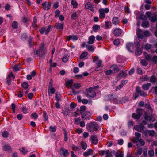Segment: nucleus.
Wrapping results in <instances>:
<instances>
[{
  "mask_svg": "<svg viewBox=\"0 0 157 157\" xmlns=\"http://www.w3.org/2000/svg\"><path fill=\"white\" fill-rule=\"evenodd\" d=\"M144 127L141 124L135 125L134 129L136 131L141 132L146 137H147L148 134L150 136H152L155 135V132L154 130H144Z\"/></svg>",
  "mask_w": 157,
  "mask_h": 157,
  "instance_id": "nucleus-1",
  "label": "nucleus"
},
{
  "mask_svg": "<svg viewBox=\"0 0 157 157\" xmlns=\"http://www.w3.org/2000/svg\"><path fill=\"white\" fill-rule=\"evenodd\" d=\"M98 124L95 122H91L87 124L86 125V128L90 132L97 131L99 128Z\"/></svg>",
  "mask_w": 157,
  "mask_h": 157,
  "instance_id": "nucleus-2",
  "label": "nucleus"
},
{
  "mask_svg": "<svg viewBox=\"0 0 157 157\" xmlns=\"http://www.w3.org/2000/svg\"><path fill=\"white\" fill-rule=\"evenodd\" d=\"M144 119L148 121H151L152 122L155 120L156 115L154 114L152 112L148 113L147 112H144Z\"/></svg>",
  "mask_w": 157,
  "mask_h": 157,
  "instance_id": "nucleus-3",
  "label": "nucleus"
},
{
  "mask_svg": "<svg viewBox=\"0 0 157 157\" xmlns=\"http://www.w3.org/2000/svg\"><path fill=\"white\" fill-rule=\"evenodd\" d=\"M46 52L45 50H33V54L36 56L42 57Z\"/></svg>",
  "mask_w": 157,
  "mask_h": 157,
  "instance_id": "nucleus-4",
  "label": "nucleus"
},
{
  "mask_svg": "<svg viewBox=\"0 0 157 157\" xmlns=\"http://www.w3.org/2000/svg\"><path fill=\"white\" fill-rule=\"evenodd\" d=\"M109 12V10L107 8H105L104 9L102 8L99 9V12L100 13V17L101 19L105 18V15L104 13H107Z\"/></svg>",
  "mask_w": 157,
  "mask_h": 157,
  "instance_id": "nucleus-5",
  "label": "nucleus"
},
{
  "mask_svg": "<svg viewBox=\"0 0 157 157\" xmlns=\"http://www.w3.org/2000/svg\"><path fill=\"white\" fill-rule=\"evenodd\" d=\"M96 87V86H94L89 88L87 90V95L89 97H94L96 95V93L92 90L95 89Z\"/></svg>",
  "mask_w": 157,
  "mask_h": 157,
  "instance_id": "nucleus-6",
  "label": "nucleus"
},
{
  "mask_svg": "<svg viewBox=\"0 0 157 157\" xmlns=\"http://www.w3.org/2000/svg\"><path fill=\"white\" fill-rule=\"evenodd\" d=\"M135 137L133 138L132 142L136 144V145L138 147V142L140 139L139 138L141 136V134L140 133L136 132H135Z\"/></svg>",
  "mask_w": 157,
  "mask_h": 157,
  "instance_id": "nucleus-7",
  "label": "nucleus"
},
{
  "mask_svg": "<svg viewBox=\"0 0 157 157\" xmlns=\"http://www.w3.org/2000/svg\"><path fill=\"white\" fill-rule=\"evenodd\" d=\"M93 59L94 62L97 61L96 64L98 67L96 68V70L98 71L99 70V68L100 67L101 65L102 61L99 59V58L98 56L95 57L94 59L93 58Z\"/></svg>",
  "mask_w": 157,
  "mask_h": 157,
  "instance_id": "nucleus-8",
  "label": "nucleus"
},
{
  "mask_svg": "<svg viewBox=\"0 0 157 157\" xmlns=\"http://www.w3.org/2000/svg\"><path fill=\"white\" fill-rule=\"evenodd\" d=\"M90 117V113L88 112L85 111L82 114V118L83 119L85 120L89 119Z\"/></svg>",
  "mask_w": 157,
  "mask_h": 157,
  "instance_id": "nucleus-9",
  "label": "nucleus"
},
{
  "mask_svg": "<svg viewBox=\"0 0 157 157\" xmlns=\"http://www.w3.org/2000/svg\"><path fill=\"white\" fill-rule=\"evenodd\" d=\"M60 155L65 157L69 155L68 151L63 148L60 149Z\"/></svg>",
  "mask_w": 157,
  "mask_h": 157,
  "instance_id": "nucleus-10",
  "label": "nucleus"
},
{
  "mask_svg": "<svg viewBox=\"0 0 157 157\" xmlns=\"http://www.w3.org/2000/svg\"><path fill=\"white\" fill-rule=\"evenodd\" d=\"M73 83V81L72 80H70L67 81L66 82V85L68 87H70L71 88L72 91L73 92V94L75 93L74 88L72 86V84Z\"/></svg>",
  "mask_w": 157,
  "mask_h": 157,
  "instance_id": "nucleus-11",
  "label": "nucleus"
},
{
  "mask_svg": "<svg viewBox=\"0 0 157 157\" xmlns=\"http://www.w3.org/2000/svg\"><path fill=\"white\" fill-rule=\"evenodd\" d=\"M136 91L137 93L139 94L140 96L145 97L147 96L146 93L144 91L141 90L140 87H137L136 89Z\"/></svg>",
  "mask_w": 157,
  "mask_h": 157,
  "instance_id": "nucleus-12",
  "label": "nucleus"
},
{
  "mask_svg": "<svg viewBox=\"0 0 157 157\" xmlns=\"http://www.w3.org/2000/svg\"><path fill=\"white\" fill-rule=\"evenodd\" d=\"M42 5L44 10H48L50 9L51 4L48 2H45L43 3Z\"/></svg>",
  "mask_w": 157,
  "mask_h": 157,
  "instance_id": "nucleus-13",
  "label": "nucleus"
},
{
  "mask_svg": "<svg viewBox=\"0 0 157 157\" xmlns=\"http://www.w3.org/2000/svg\"><path fill=\"white\" fill-rule=\"evenodd\" d=\"M137 36L140 39H142L144 36L143 35V32L139 28L137 29L136 31Z\"/></svg>",
  "mask_w": 157,
  "mask_h": 157,
  "instance_id": "nucleus-14",
  "label": "nucleus"
},
{
  "mask_svg": "<svg viewBox=\"0 0 157 157\" xmlns=\"http://www.w3.org/2000/svg\"><path fill=\"white\" fill-rule=\"evenodd\" d=\"M91 140L92 141V143L94 144H96L98 142V140L97 138V136L94 135L91 136L90 137Z\"/></svg>",
  "mask_w": 157,
  "mask_h": 157,
  "instance_id": "nucleus-15",
  "label": "nucleus"
},
{
  "mask_svg": "<svg viewBox=\"0 0 157 157\" xmlns=\"http://www.w3.org/2000/svg\"><path fill=\"white\" fill-rule=\"evenodd\" d=\"M85 7L87 9H89L93 12L94 11V9L93 7L92 4L90 2L87 3L85 5Z\"/></svg>",
  "mask_w": 157,
  "mask_h": 157,
  "instance_id": "nucleus-16",
  "label": "nucleus"
},
{
  "mask_svg": "<svg viewBox=\"0 0 157 157\" xmlns=\"http://www.w3.org/2000/svg\"><path fill=\"white\" fill-rule=\"evenodd\" d=\"M93 152V150L91 149H89L85 151L83 153V155L85 157H87L91 155Z\"/></svg>",
  "mask_w": 157,
  "mask_h": 157,
  "instance_id": "nucleus-17",
  "label": "nucleus"
},
{
  "mask_svg": "<svg viewBox=\"0 0 157 157\" xmlns=\"http://www.w3.org/2000/svg\"><path fill=\"white\" fill-rule=\"evenodd\" d=\"M121 29L119 28L116 29L113 31L114 35L116 36H119L121 34Z\"/></svg>",
  "mask_w": 157,
  "mask_h": 157,
  "instance_id": "nucleus-18",
  "label": "nucleus"
},
{
  "mask_svg": "<svg viewBox=\"0 0 157 157\" xmlns=\"http://www.w3.org/2000/svg\"><path fill=\"white\" fill-rule=\"evenodd\" d=\"M106 157H113L112 156L115 154V151H112L111 152L109 150H106Z\"/></svg>",
  "mask_w": 157,
  "mask_h": 157,
  "instance_id": "nucleus-19",
  "label": "nucleus"
},
{
  "mask_svg": "<svg viewBox=\"0 0 157 157\" xmlns=\"http://www.w3.org/2000/svg\"><path fill=\"white\" fill-rule=\"evenodd\" d=\"M55 91V89L53 87H50L48 89V94L49 96H51Z\"/></svg>",
  "mask_w": 157,
  "mask_h": 157,
  "instance_id": "nucleus-20",
  "label": "nucleus"
},
{
  "mask_svg": "<svg viewBox=\"0 0 157 157\" xmlns=\"http://www.w3.org/2000/svg\"><path fill=\"white\" fill-rule=\"evenodd\" d=\"M151 85V83H147L143 84L142 86V88L144 90H147L149 89Z\"/></svg>",
  "mask_w": 157,
  "mask_h": 157,
  "instance_id": "nucleus-21",
  "label": "nucleus"
},
{
  "mask_svg": "<svg viewBox=\"0 0 157 157\" xmlns=\"http://www.w3.org/2000/svg\"><path fill=\"white\" fill-rule=\"evenodd\" d=\"M110 68L112 70V72L113 71V73H115L118 71H119V69L118 66L115 65H112Z\"/></svg>",
  "mask_w": 157,
  "mask_h": 157,
  "instance_id": "nucleus-22",
  "label": "nucleus"
},
{
  "mask_svg": "<svg viewBox=\"0 0 157 157\" xmlns=\"http://www.w3.org/2000/svg\"><path fill=\"white\" fill-rule=\"evenodd\" d=\"M63 24H61L59 23H56L55 26V27L56 28V29L60 30H62L63 28Z\"/></svg>",
  "mask_w": 157,
  "mask_h": 157,
  "instance_id": "nucleus-23",
  "label": "nucleus"
},
{
  "mask_svg": "<svg viewBox=\"0 0 157 157\" xmlns=\"http://www.w3.org/2000/svg\"><path fill=\"white\" fill-rule=\"evenodd\" d=\"M127 82V81L126 80L125 81H122V83L120 84L119 86L117 87L116 89V91L119 90L121 88H122L123 86L126 84Z\"/></svg>",
  "mask_w": 157,
  "mask_h": 157,
  "instance_id": "nucleus-24",
  "label": "nucleus"
},
{
  "mask_svg": "<svg viewBox=\"0 0 157 157\" xmlns=\"http://www.w3.org/2000/svg\"><path fill=\"white\" fill-rule=\"evenodd\" d=\"M136 112L138 114L137 116V117H134L136 118V119H138L139 118L141 115L142 113V109H137L136 110Z\"/></svg>",
  "mask_w": 157,
  "mask_h": 157,
  "instance_id": "nucleus-25",
  "label": "nucleus"
},
{
  "mask_svg": "<svg viewBox=\"0 0 157 157\" xmlns=\"http://www.w3.org/2000/svg\"><path fill=\"white\" fill-rule=\"evenodd\" d=\"M80 145L84 150H85L87 148V144L84 141H82L80 143Z\"/></svg>",
  "mask_w": 157,
  "mask_h": 157,
  "instance_id": "nucleus-26",
  "label": "nucleus"
},
{
  "mask_svg": "<svg viewBox=\"0 0 157 157\" xmlns=\"http://www.w3.org/2000/svg\"><path fill=\"white\" fill-rule=\"evenodd\" d=\"M119 22V20L118 18L117 17H114L112 19V23L115 25H118Z\"/></svg>",
  "mask_w": 157,
  "mask_h": 157,
  "instance_id": "nucleus-27",
  "label": "nucleus"
},
{
  "mask_svg": "<svg viewBox=\"0 0 157 157\" xmlns=\"http://www.w3.org/2000/svg\"><path fill=\"white\" fill-rule=\"evenodd\" d=\"M141 46V48L144 49H150L151 47V45L148 43H147L145 44H142Z\"/></svg>",
  "mask_w": 157,
  "mask_h": 157,
  "instance_id": "nucleus-28",
  "label": "nucleus"
},
{
  "mask_svg": "<svg viewBox=\"0 0 157 157\" xmlns=\"http://www.w3.org/2000/svg\"><path fill=\"white\" fill-rule=\"evenodd\" d=\"M76 110L75 112L72 113L73 116L76 117L78 116H79L81 114L79 111V109L78 108H76Z\"/></svg>",
  "mask_w": 157,
  "mask_h": 157,
  "instance_id": "nucleus-29",
  "label": "nucleus"
},
{
  "mask_svg": "<svg viewBox=\"0 0 157 157\" xmlns=\"http://www.w3.org/2000/svg\"><path fill=\"white\" fill-rule=\"evenodd\" d=\"M126 47L128 49L134 48H135L134 44H133V43L131 42L128 43L126 44Z\"/></svg>",
  "mask_w": 157,
  "mask_h": 157,
  "instance_id": "nucleus-30",
  "label": "nucleus"
},
{
  "mask_svg": "<svg viewBox=\"0 0 157 157\" xmlns=\"http://www.w3.org/2000/svg\"><path fill=\"white\" fill-rule=\"evenodd\" d=\"M95 39V37L93 35L90 36L89 38L88 43L90 44H92L94 43Z\"/></svg>",
  "mask_w": 157,
  "mask_h": 157,
  "instance_id": "nucleus-31",
  "label": "nucleus"
},
{
  "mask_svg": "<svg viewBox=\"0 0 157 157\" xmlns=\"http://www.w3.org/2000/svg\"><path fill=\"white\" fill-rule=\"evenodd\" d=\"M3 149L6 151H10L11 150V148L10 145L6 144L3 146Z\"/></svg>",
  "mask_w": 157,
  "mask_h": 157,
  "instance_id": "nucleus-32",
  "label": "nucleus"
},
{
  "mask_svg": "<svg viewBox=\"0 0 157 157\" xmlns=\"http://www.w3.org/2000/svg\"><path fill=\"white\" fill-rule=\"evenodd\" d=\"M150 20L153 22L156 21L157 20V16L155 14H154L150 18Z\"/></svg>",
  "mask_w": 157,
  "mask_h": 157,
  "instance_id": "nucleus-33",
  "label": "nucleus"
},
{
  "mask_svg": "<svg viewBox=\"0 0 157 157\" xmlns=\"http://www.w3.org/2000/svg\"><path fill=\"white\" fill-rule=\"evenodd\" d=\"M36 21L37 18L36 17H34L33 21V26L35 29H36Z\"/></svg>",
  "mask_w": 157,
  "mask_h": 157,
  "instance_id": "nucleus-34",
  "label": "nucleus"
},
{
  "mask_svg": "<svg viewBox=\"0 0 157 157\" xmlns=\"http://www.w3.org/2000/svg\"><path fill=\"white\" fill-rule=\"evenodd\" d=\"M126 74L125 72V71H121L119 73L118 75V77H126Z\"/></svg>",
  "mask_w": 157,
  "mask_h": 157,
  "instance_id": "nucleus-35",
  "label": "nucleus"
},
{
  "mask_svg": "<svg viewBox=\"0 0 157 157\" xmlns=\"http://www.w3.org/2000/svg\"><path fill=\"white\" fill-rule=\"evenodd\" d=\"M149 22L148 21H144L142 23V26L144 28H146L149 27Z\"/></svg>",
  "mask_w": 157,
  "mask_h": 157,
  "instance_id": "nucleus-36",
  "label": "nucleus"
},
{
  "mask_svg": "<svg viewBox=\"0 0 157 157\" xmlns=\"http://www.w3.org/2000/svg\"><path fill=\"white\" fill-rule=\"evenodd\" d=\"M156 78L155 76L152 75L150 77V81L152 83H155L156 82Z\"/></svg>",
  "mask_w": 157,
  "mask_h": 157,
  "instance_id": "nucleus-37",
  "label": "nucleus"
},
{
  "mask_svg": "<svg viewBox=\"0 0 157 157\" xmlns=\"http://www.w3.org/2000/svg\"><path fill=\"white\" fill-rule=\"evenodd\" d=\"M134 43L135 44V47L136 48H139L140 46V41L139 40H135Z\"/></svg>",
  "mask_w": 157,
  "mask_h": 157,
  "instance_id": "nucleus-38",
  "label": "nucleus"
},
{
  "mask_svg": "<svg viewBox=\"0 0 157 157\" xmlns=\"http://www.w3.org/2000/svg\"><path fill=\"white\" fill-rule=\"evenodd\" d=\"M144 55L145 57V58L147 61H149L151 60V57L146 52H144Z\"/></svg>",
  "mask_w": 157,
  "mask_h": 157,
  "instance_id": "nucleus-39",
  "label": "nucleus"
},
{
  "mask_svg": "<svg viewBox=\"0 0 157 157\" xmlns=\"http://www.w3.org/2000/svg\"><path fill=\"white\" fill-rule=\"evenodd\" d=\"M105 25L106 28H110L111 26V23L110 22L106 21L105 23Z\"/></svg>",
  "mask_w": 157,
  "mask_h": 157,
  "instance_id": "nucleus-40",
  "label": "nucleus"
},
{
  "mask_svg": "<svg viewBox=\"0 0 157 157\" xmlns=\"http://www.w3.org/2000/svg\"><path fill=\"white\" fill-rule=\"evenodd\" d=\"M145 144L144 141L142 139L140 138L138 142V147H139V145L140 144V146H143Z\"/></svg>",
  "mask_w": 157,
  "mask_h": 157,
  "instance_id": "nucleus-41",
  "label": "nucleus"
},
{
  "mask_svg": "<svg viewBox=\"0 0 157 157\" xmlns=\"http://www.w3.org/2000/svg\"><path fill=\"white\" fill-rule=\"evenodd\" d=\"M100 26L98 25H95L93 27V29L94 31L96 32L100 29Z\"/></svg>",
  "mask_w": 157,
  "mask_h": 157,
  "instance_id": "nucleus-42",
  "label": "nucleus"
},
{
  "mask_svg": "<svg viewBox=\"0 0 157 157\" xmlns=\"http://www.w3.org/2000/svg\"><path fill=\"white\" fill-rule=\"evenodd\" d=\"M145 106L146 108L149 109V112H152L153 109L149 104H146L145 105Z\"/></svg>",
  "mask_w": 157,
  "mask_h": 157,
  "instance_id": "nucleus-43",
  "label": "nucleus"
},
{
  "mask_svg": "<svg viewBox=\"0 0 157 157\" xmlns=\"http://www.w3.org/2000/svg\"><path fill=\"white\" fill-rule=\"evenodd\" d=\"M149 157H154V152L153 150H150L148 151Z\"/></svg>",
  "mask_w": 157,
  "mask_h": 157,
  "instance_id": "nucleus-44",
  "label": "nucleus"
},
{
  "mask_svg": "<svg viewBox=\"0 0 157 157\" xmlns=\"http://www.w3.org/2000/svg\"><path fill=\"white\" fill-rule=\"evenodd\" d=\"M151 61L154 63L156 64L157 63V56H154L151 59Z\"/></svg>",
  "mask_w": 157,
  "mask_h": 157,
  "instance_id": "nucleus-45",
  "label": "nucleus"
},
{
  "mask_svg": "<svg viewBox=\"0 0 157 157\" xmlns=\"http://www.w3.org/2000/svg\"><path fill=\"white\" fill-rule=\"evenodd\" d=\"M71 4L73 5V8H75L77 6L78 4L75 1L72 0L71 1Z\"/></svg>",
  "mask_w": 157,
  "mask_h": 157,
  "instance_id": "nucleus-46",
  "label": "nucleus"
},
{
  "mask_svg": "<svg viewBox=\"0 0 157 157\" xmlns=\"http://www.w3.org/2000/svg\"><path fill=\"white\" fill-rule=\"evenodd\" d=\"M12 26L13 29H16L18 27V23L16 21H14L12 23Z\"/></svg>",
  "mask_w": 157,
  "mask_h": 157,
  "instance_id": "nucleus-47",
  "label": "nucleus"
},
{
  "mask_svg": "<svg viewBox=\"0 0 157 157\" xmlns=\"http://www.w3.org/2000/svg\"><path fill=\"white\" fill-rule=\"evenodd\" d=\"M88 53L87 52H83L80 56V58L83 59L85 58L88 55Z\"/></svg>",
  "mask_w": 157,
  "mask_h": 157,
  "instance_id": "nucleus-48",
  "label": "nucleus"
},
{
  "mask_svg": "<svg viewBox=\"0 0 157 157\" xmlns=\"http://www.w3.org/2000/svg\"><path fill=\"white\" fill-rule=\"evenodd\" d=\"M52 28V26L49 25L47 28H45V34H47L50 31Z\"/></svg>",
  "mask_w": 157,
  "mask_h": 157,
  "instance_id": "nucleus-49",
  "label": "nucleus"
},
{
  "mask_svg": "<svg viewBox=\"0 0 157 157\" xmlns=\"http://www.w3.org/2000/svg\"><path fill=\"white\" fill-rule=\"evenodd\" d=\"M140 63L142 65L144 66H145L148 64V62L145 59H143L141 60Z\"/></svg>",
  "mask_w": 157,
  "mask_h": 157,
  "instance_id": "nucleus-50",
  "label": "nucleus"
},
{
  "mask_svg": "<svg viewBox=\"0 0 157 157\" xmlns=\"http://www.w3.org/2000/svg\"><path fill=\"white\" fill-rule=\"evenodd\" d=\"M21 86L24 89H26L28 88V84L26 82H24L22 83Z\"/></svg>",
  "mask_w": 157,
  "mask_h": 157,
  "instance_id": "nucleus-51",
  "label": "nucleus"
},
{
  "mask_svg": "<svg viewBox=\"0 0 157 157\" xmlns=\"http://www.w3.org/2000/svg\"><path fill=\"white\" fill-rule=\"evenodd\" d=\"M2 136L4 138H6L8 137V133L6 131H4L2 133Z\"/></svg>",
  "mask_w": 157,
  "mask_h": 157,
  "instance_id": "nucleus-52",
  "label": "nucleus"
},
{
  "mask_svg": "<svg viewBox=\"0 0 157 157\" xmlns=\"http://www.w3.org/2000/svg\"><path fill=\"white\" fill-rule=\"evenodd\" d=\"M43 117L45 121H47L48 119V117L46 112L44 111L43 112Z\"/></svg>",
  "mask_w": 157,
  "mask_h": 157,
  "instance_id": "nucleus-53",
  "label": "nucleus"
},
{
  "mask_svg": "<svg viewBox=\"0 0 157 157\" xmlns=\"http://www.w3.org/2000/svg\"><path fill=\"white\" fill-rule=\"evenodd\" d=\"M120 43V40L119 39H117L115 40L113 42L114 44L116 46H118Z\"/></svg>",
  "mask_w": 157,
  "mask_h": 157,
  "instance_id": "nucleus-54",
  "label": "nucleus"
},
{
  "mask_svg": "<svg viewBox=\"0 0 157 157\" xmlns=\"http://www.w3.org/2000/svg\"><path fill=\"white\" fill-rule=\"evenodd\" d=\"M142 53L141 50H136L135 51V54L136 56H139Z\"/></svg>",
  "mask_w": 157,
  "mask_h": 157,
  "instance_id": "nucleus-55",
  "label": "nucleus"
},
{
  "mask_svg": "<svg viewBox=\"0 0 157 157\" xmlns=\"http://www.w3.org/2000/svg\"><path fill=\"white\" fill-rule=\"evenodd\" d=\"M68 59V55H65L62 59V61L64 62H67Z\"/></svg>",
  "mask_w": 157,
  "mask_h": 157,
  "instance_id": "nucleus-56",
  "label": "nucleus"
},
{
  "mask_svg": "<svg viewBox=\"0 0 157 157\" xmlns=\"http://www.w3.org/2000/svg\"><path fill=\"white\" fill-rule=\"evenodd\" d=\"M55 98L56 100L57 101H59L60 100V95H58L57 93H56L55 94Z\"/></svg>",
  "mask_w": 157,
  "mask_h": 157,
  "instance_id": "nucleus-57",
  "label": "nucleus"
},
{
  "mask_svg": "<svg viewBox=\"0 0 157 157\" xmlns=\"http://www.w3.org/2000/svg\"><path fill=\"white\" fill-rule=\"evenodd\" d=\"M86 109V107L85 106H81L80 108V112L81 113V114L83 113V112Z\"/></svg>",
  "mask_w": 157,
  "mask_h": 157,
  "instance_id": "nucleus-58",
  "label": "nucleus"
},
{
  "mask_svg": "<svg viewBox=\"0 0 157 157\" xmlns=\"http://www.w3.org/2000/svg\"><path fill=\"white\" fill-rule=\"evenodd\" d=\"M81 86L80 84L79 83H74L73 88L76 89H78Z\"/></svg>",
  "mask_w": 157,
  "mask_h": 157,
  "instance_id": "nucleus-59",
  "label": "nucleus"
},
{
  "mask_svg": "<svg viewBox=\"0 0 157 157\" xmlns=\"http://www.w3.org/2000/svg\"><path fill=\"white\" fill-rule=\"evenodd\" d=\"M142 78L143 80L144 81H148L149 80V78L148 77L147 75L142 76Z\"/></svg>",
  "mask_w": 157,
  "mask_h": 157,
  "instance_id": "nucleus-60",
  "label": "nucleus"
},
{
  "mask_svg": "<svg viewBox=\"0 0 157 157\" xmlns=\"http://www.w3.org/2000/svg\"><path fill=\"white\" fill-rule=\"evenodd\" d=\"M77 17V13L76 12L74 13L71 15V19L72 20H74Z\"/></svg>",
  "mask_w": 157,
  "mask_h": 157,
  "instance_id": "nucleus-61",
  "label": "nucleus"
},
{
  "mask_svg": "<svg viewBox=\"0 0 157 157\" xmlns=\"http://www.w3.org/2000/svg\"><path fill=\"white\" fill-rule=\"evenodd\" d=\"M46 45L44 43H41L40 45V49H43L44 48H46Z\"/></svg>",
  "mask_w": 157,
  "mask_h": 157,
  "instance_id": "nucleus-62",
  "label": "nucleus"
},
{
  "mask_svg": "<svg viewBox=\"0 0 157 157\" xmlns=\"http://www.w3.org/2000/svg\"><path fill=\"white\" fill-rule=\"evenodd\" d=\"M143 34H144L143 36L146 37L149 36L150 33L148 31H146L144 32H143Z\"/></svg>",
  "mask_w": 157,
  "mask_h": 157,
  "instance_id": "nucleus-63",
  "label": "nucleus"
},
{
  "mask_svg": "<svg viewBox=\"0 0 157 157\" xmlns=\"http://www.w3.org/2000/svg\"><path fill=\"white\" fill-rule=\"evenodd\" d=\"M137 73L140 74H142V71L140 67H137Z\"/></svg>",
  "mask_w": 157,
  "mask_h": 157,
  "instance_id": "nucleus-64",
  "label": "nucleus"
}]
</instances>
